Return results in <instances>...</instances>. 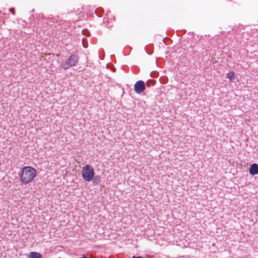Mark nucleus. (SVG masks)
Instances as JSON below:
<instances>
[{
  "label": "nucleus",
  "mask_w": 258,
  "mask_h": 258,
  "mask_svg": "<svg viewBox=\"0 0 258 258\" xmlns=\"http://www.w3.org/2000/svg\"><path fill=\"white\" fill-rule=\"evenodd\" d=\"M35 169L30 166H25L22 168L20 174L21 181L24 184L31 182L36 176Z\"/></svg>",
  "instance_id": "nucleus-1"
},
{
  "label": "nucleus",
  "mask_w": 258,
  "mask_h": 258,
  "mask_svg": "<svg viewBox=\"0 0 258 258\" xmlns=\"http://www.w3.org/2000/svg\"><path fill=\"white\" fill-rule=\"evenodd\" d=\"M79 60V57L76 54H72L70 55L68 59L64 61H62L60 63V67L63 70H67L71 67L76 66Z\"/></svg>",
  "instance_id": "nucleus-2"
},
{
  "label": "nucleus",
  "mask_w": 258,
  "mask_h": 258,
  "mask_svg": "<svg viewBox=\"0 0 258 258\" xmlns=\"http://www.w3.org/2000/svg\"><path fill=\"white\" fill-rule=\"evenodd\" d=\"M82 176L83 179L86 181H91L94 176V170L92 167L89 165H86L82 169Z\"/></svg>",
  "instance_id": "nucleus-3"
},
{
  "label": "nucleus",
  "mask_w": 258,
  "mask_h": 258,
  "mask_svg": "<svg viewBox=\"0 0 258 258\" xmlns=\"http://www.w3.org/2000/svg\"><path fill=\"white\" fill-rule=\"evenodd\" d=\"M146 89L145 83L143 81H137L134 86V90L136 93L140 94L143 92Z\"/></svg>",
  "instance_id": "nucleus-4"
},
{
  "label": "nucleus",
  "mask_w": 258,
  "mask_h": 258,
  "mask_svg": "<svg viewBox=\"0 0 258 258\" xmlns=\"http://www.w3.org/2000/svg\"><path fill=\"white\" fill-rule=\"evenodd\" d=\"M249 172L251 175L258 174V164L256 163L252 164L249 168Z\"/></svg>",
  "instance_id": "nucleus-5"
},
{
  "label": "nucleus",
  "mask_w": 258,
  "mask_h": 258,
  "mask_svg": "<svg viewBox=\"0 0 258 258\" xmlns=\"http://www.w3.org/2000/svg\"><path fill=\"white\" fill-rule=\"evenodd\" d=\"M29 258H42L41 253L36 252H31L28 255Z\"/></svg>",
  "instance_id": "nucleus-6"
},
{
  "label": "nucleus",
  "mask_w": 258,
  "mask_h": 258,
  "mask_svg": "<svg viewBox=\"0 0 258 258\" xmlns=\"http://www.w3.org/2000/svg\"><path fill=\"white\" fill-rule=\"evenodd\" d=\"M226 77L228 78L230 81H233L235 79V75L233 72H229L226 75Z\"/></svg>",
  "instance_id": "nucleus-7"
},
{
  "label": "nucleus",
  "mask_w": 258,
  "mask_h": 258,
  "mask_svg": "<svg viewBox=\"0 0 258 258\" xmlns=\"http://www.w3.org/2000/svg\"><path fill=\"white\" fill-rule=\"evenodd\" d=\"M155 83V80H148L145 84L146 86L150 87L152 85H154Z\"/></svg>",
  "instance_id": "nucleus-8"
},
{
  "label": "nucleus",
  "mask_w": 258,
  "mask_h": 258,
  "mask_svg": "<svg viewBox=\"0 0 258 258\" xmlns=\"http://www.w3.org/2000/svg\"><path fill=\"white\" fill-rule=\"evenodd\" d=\"M9 11L13 15H15V9L14 8H10L9 9Z\"/></svg>",
  "instance_id": "nucleus-9"
},
{
  "label": "nucleus",
  "mask_w": 258,
  "mask_h": 258,
  "mask_svg": "<svg viewBox=\"0 0 258 258\" xmlns=\"http://www.w3.org/2000/svg\"><path fill=\"white\" fill-rule=\"evenodd\" d=\"M133 258H142V257H141V256H133Z\"/></svg>",
  "instance_id": "nucleus-10"
},
{
  "label": "nucleus",
  "mask_w": 258,
  "mask_h": 258,
  "mask_svg": "<svg viewBox=\"0 0 258 258\" xmlns=\"http://www.w3.org/2000/svg\"><path fill=\"white\" fill-rule=\"evenodd\" d=\"M81 258H87V257L85 255H83Z\"/></svg>",
  "instance_id": "nucleus-11"
},
{
  "label": "nucleus",
  "mask_w": 258,
  "mask_h": 258,
  "mask_svg": "<svg viewBox=\"0 0 258 258\" xmlns=\"http://www.w3.org/2000/svg\"><path fill=\"white\" fill-rule=\"evenodd\" d=\"M98 176H96V177H95V180H98Z\"/></svg>",
  "instance_id": "nucleus-12"
},
{
  "label": "nucleus",
  "mask_w": 258,
  "mask_h": 258,
  "mask_svg": "<svg viewBox=\"0 0 258 258\" xmlns=\"http://www.w3.org/2000/svg\"><path fill=\"white\" fill-rule=\"evenodd\" d=\"M98 176H96V177H95V180H98Z\"/></svg>",
  "instance_id": "nucleus-13"
}]
</instances>
